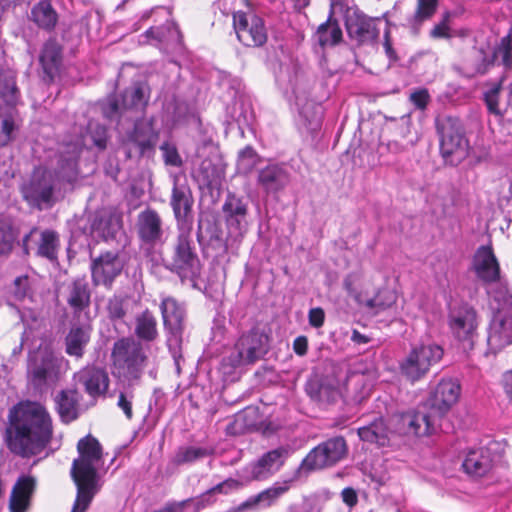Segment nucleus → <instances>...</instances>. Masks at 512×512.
<instances>
[{
  "label": "nucleus",
  "instance_id": "f257e3e1",
  "mask_svg": "<svg viewBox=\"0 0 512 512\" xmlns=\"http://www.w3.org/2000/svg\"><path fill=\"white\" fill-rule=\"evenodd\" d=\"M77 147L59 153L53 169L38 167L21 187L24 200L38 210L51 208L79 178Z\"/></svg>",
  "mask_w": 512,
  "mask_h": 512
},
{
  "label": "nucleus",
  "instance_id": "f03ea898",
  "mask_svg": "<svg viewBox=\"0 0 512 512\" xmlns=\"http://www.w3.org/2000/svg\"><path fill=\"white\" fill-rule=\"evenodd\" d=\"M14 435L8 438V447L16 455L30 457L42 452L52 438V419L39 403L23 405L13 422Z\"/></svg>",
  "mask_w": 512,
  "mask_h": 512
},
{
  "label": "nucleus",
  "instance_id": "7ed1b4c3",
  "mask_svg": "<svg viewBox=\"0 0 512 512\" xmlns=\"http://www.w3.org/2000/svg\"><path fill=\"white\" fill-rule=\"evenodd\" d=\"M461 393L458 381L442 379L431 393L428 404L430 411L410 410L398 416L399 431L418 437L429 436L437 432L439 420L457 403Z\"/></svg>",
  "mask_w": 512,
  "mask_h": 512
},
{
  "label": "nucleus",
  "instance_id": "20e7f679",
  "mask_svg": "<svg viewBox=\"0 0 512 512\" xmlns=\"http://www.w3.org/2000/svg\"><path fill=\"white\" fill-rule=\"evenodd\" d=\"M79 457L74 459L71 476L77 487V495L71 512H86L99 490L98 470L103 465L102 447L91 435L81 438L77 444Z\"/></svg>",
  "mask_w": 512,
  "mask_h": 512
},
{
  "label": "nucleus",
  "instance_id": "39448f33",
  "mask_svg": "<svg viewBox=\"0 0 512 512\" xmlns=\"http://www.w3.org/2000/svg\"><path fill=\"white\" fill-rule=\"evenodd\" d=\"M111 359L113 374L129 388L138 384L148 364V355L141 342L121 338L113 344Z\"/></svg>",
  "mask_w": 512,
  "mask_h": 512
},
{
  "label": "nucleus",
  "instance_id": "423d86ee",
  "mask_svg": "<svg viewBox=\"0 0 512 512\" xmlns=\"http://www.w3.org/2000/svg\"><path fill=\"white\" fill-rule=\"evenodd\" d=\"M173 244L171 260L165 267L177 274L182 282L188 281L195 286L201 275L202 265L191 235V226H180Z\"/></svg>",
  "mask_w": 512,
  "mask_h": 512
},
{
  "label": "nucleus",
  "instance_id": "0eeeda50",
  "mask_svg": "<svg viewBox=\"0 0 512 512\" xmlns=\"http://www.w3.org/2000/svg\"><path fill=\"white\" fill-rule=\"evenodd\" d=\"M436 129L440 138V154L446 164L457 166L469 155L470 145L458 118L438 117Z\"/></svg>",
  "mask_w": 512,
  "mask_h": 512
},
{
  "label": "nucleus",
  "instance_id": "6e6552de",
  "mask_svg": "<svg viewBox=\"0 0 512 512\" xmlns=\"http://www.w3.org/2000/svg\"><path fill=\"white\" fill-rule=\"evenodd\" d=\"M165 328L169 331L167 346L174 360L176 370L180 372L182 356V334L185 325L186 309L173 297H165L160 304Z\"/></svg>",
  "mask_w": 512,
  "mask_h": 512
},
{
  "label": "nucleus",
  "instance_id": "1a4fd4ad",
  "mask_svg": "<svg viewBox=\"0 0 512 512\" xmlns=\"http://www.w3.org/2000/svg\"><path fill=\"white\" fill-rule=\"evenodd\" d=\"M447 320L453 336L471 349L480 323L475 307L468 302L455 303L449 307Z\"/></svg>",
  "mask_w": 512,
  "mask_h": 512
},
{
  "label": "nucleus",
  "instance_id": "9d476101",
  "mask_svg": "<svg viewBox=\"0 0 512 512\" xmlns=\"http://www.w3.org/2000/svg\"><path fill=\"white\" fill-rule=\"evenodd\" d=\"M347 454L343 437L330 438L313 448L302 460L300 470L311 472L335 465Z\"/></svg>",
  "mask_w": 512,
  "mask_h": 512
},
{
  "label": "nucleus",
  "instance_id": "9b49d317",
  "mask_svg": "<svg viewBox=\"0 0 512 512\" xmlns=\"http://www.w3.org/2000/svg\"><path fill=\"white\" fill-rule=\"evenodd\" d=\"M137 232L145 256L156 264L163 261L160 251L154 248L157 243L161 242L163 236L162 220L155 210L146 209L139 213Z\"/></svg>",
  "mask_w": 512,
  "mask_h": 512
},
{
  "label": "nucleus",
  "instance_id": "f8f14e48",
  "mask_svg": "<svg viewBox=\"0 0 512 512\" xmlns=\"http://www.w3.org/2000/svg\"><path fill=\"white\" fill-rule=\"evenodd\" d=\"M269 350V336L259 328H252L240 336L231 355L233 366L252 364L261 359Z\"/></svg>",
  "mask_w": 512,
  "mask_h": 512
},
{
  "label": "nucleus",
  "instance_id": "ddd939ff",
  "mask_svg": "<svg viewBox=\"0 0 512 512\" xmlns=\"http://www.w3.org/2000/svg\"><path fill=\"white\" fill-rule=\"evenodd\" d=\"M443 349L437 344L420 345L413 348L400 363L403 375L415 382L423 377L430 367L441 360Z\"/></svg>",
  "mask_w": 512,
  "mask_h": 512
},
{
  "label": "nucleus",
  "instance_id": "4468645a",
  "mask_svg": "<svg viewBox=\"0 0 512 512\" xmlns=\"http://www.w3.org/2000/svg\"><path fill=\"white\" fill-rule=\"evenodd\" d=\"M91 280L94 286L112 289L117 277L123 272L125 261L119 251H103L90 257Z\"/></svg>",
  "mask_w": 512,
  "mask_h": 512
},
{
  "label": "nucleus",
  "instance_id": "2eb2a0df",
  "mask_svg": "<svg viewBox=\"0 0 512 512\" xmlns=\"http://www.w3.org/2000/svg\"><path fill=\"white\" fill-rule=\"evenodd\" d=\"M233 27L238 40L248 47H261L267 42V30L262 18L254 13L237 11L233 14Z\"/></svg>",
  "mask_w": 512,
  "mask_h": 512
},
{
  "label": "nucleus",
  "instance_id": "dca6fc26",
  "mask_svg": "<svg viewBox=\"0 0 512 512\" xmlns=\"http://www.w3.org/2000/svg\"><path fill=\"white\" fill-rule=\"evenodd\" d=\"M222 212L228 230V241L241 242L248 226L247 202L242 197L228 193L222 205Z\"/></svg>",
  "mask_w": 512,
  "mask_h": 512
},
{
  "label": "nucleus",
  "instance_id": "f3484780",
  "mask_svg": "<svg viewBox=\"0 0 512 512\" xmlns=\"http://www.w3.org/2000/svg\"><path fill=\"white\" fill-rule=\"evenodd\" d=\"M375 379L376 372L372 361L359 359L350 366L346 385L349 390H352V399L355 403H361L369 397Z\"/></svg>",
  "mask_w": 512,
  "mask_h": 512
},
{
  "label": "nucleus",
  "instance_id": "a211bd4d",
  "mask_svg": "<svg viewBox=\"0 0 512 512\" xmlns=\"http://www.w3.org/2000/svg\"><path fill=\"white\" fill-rule=\"evenodd\" d=\"M67 364L64 357L57 356L52 351H40L30 359L28 367L33 385L41 387L48 379L57 378L60 370Z\"/></svg>",
  "mask_w": 512,
  "mask_h": 512
},
{
  "label": "nucleus",
  "instance_id": "6ab92c4d",
  "mask_svg": "<svg viewBox=\"0 0 512 512\" xmlns=\"http://www.w3.org/2000/svg\"><path fill=\"white\" fill-rule=\"evenodd\" d=\"M288 456L289 450L285 447L264 453L256 462L245 468V472L248 473L247 481L268 479L280 470Z\"/></svg>",
  "mask_w": 512,
  "mask_h": 512
},
{
  "label": "nucleus",
  "instance_id": "aec40b11",
  "mask_svg": "<svg viewBox=\"0 0 512 512\" xmlns=\"http://www.w3.org/2000/svg\"><path fill=\"white\" fill-rule=\"evenodd\" d=\"M140 43L155 45L165 49L180 50L183 36L178 26L171 20L163 25L152 26L140 35Z\"/></svg>",
  "mask_w": 512,
  "mask_h": 512
},
{
  "label": "nucleus",
  "instance_id": "412c9836",
  "mask_svg": "<svg viewBox=\"0 0 512 512\" xmlns=\"http://www.w3.org/2000/svg\"><path fill=\"white\" fill-rule=\"evenodd\" d=\"M512 343V309L498 311L492 318L487 337L490 353L496 354Z\"/></svg>",
  "mask_w": 512,
  "mask_h": 512
},
{
  "label": "nucleus",
  "instance_id": "4be33fe9",
  "mask_svg": "<svg viewBox=\"0 0 512 512\" xmlns=\"http://www.w3.org/2000/svg\"><path fill=\"white\" fill-rule=\"evenodd\" d=\"M194 200L191 189L187 182L181 181L178 176H173V188L170 200L174 216L177 220L178 228L180 226H191L188 218L192 211Z\"/></svg>",
  "mask_w": 512,
  "mask_h": 512
},
{
  "label": "nucleus",
  "instance_id": "5701e85b",
  "mask_svg": "<svg viewBox=\"0 0 512 512\" xmlns=\"http://www.w3.org/2000/svg\"><path fill=\"white\" fill-rule=\"evenodd\" d=\"M108 134L107 128L96 121H89L84 133L75 142H68L63 145L59 153H66L68 150H74L77 147V162L83 148L97 149L103 151L107 147Z\"/></svg>",
  "mask_w": 512,
  "mask_h": 512
},
{
  "label": "nucleus",
  "instance_id": "b1692460",
  "mask_svg": "<svg viewBox=\"0 0 512 512\" xmlns=\"http://www.w3.org/2000/svg\"><path fill=\"white\" fill-rule=\"evenodd\" d=\"M472 269L477 278L485 284L494 283L500 278V266L491 246H480L472 260Z\"/></svg>",
  "mask_w": 512,
  "mask_h": 512
},
{
  "label": "nucleus",
  "instance_id": "393cba45",
  "mask_svg": "<svg viewBox=\"0 0 512 512\" xmlns=\"http://www.w3.org/2000/svg\"><path fill=\"white\" fill-rule=\"evenodd\" d=\"M479 63L475 66V71L479 74H485L495 63L498 56L506 70L512 68V30L501 38L500 43L495 47L492 53H487L483 48L477 50Z\"/></svg>",
  "mask_w": 512,
  "mask_h": 512
},
{
  "label": "nucleus",
  "instance_id": "a878e982",
  "mask_svg": "<svg viewBox=\"0 0 512 512\" xmlns=\"http://www.w3.org/2000/svg\"><path fill=\"white\" fill-rule=\"evenodd\" d=\"M290 182L288 170L280 164L271 163L258 170L257 184L267 193H277Z\"/></svg>",
  "mask_w": 512,
  "mask_h": 512
},
{
  "label": "nucleus",
  "instance_id": "bb28decb",
  "mask_svg": "<svg viewBox=\"0 0 512 512\" xmlns=\"http://www.w3.org/2000/svg\"><path fill=\"white\" fill-rule=\"evenodd\" d=\"M76 377L85 392L92 398L104 396L108 391L110 379L108 373L102 368L86 367L79 371Z\"/></svg>",
  "mask_w": 512,
  "mask_h": 512
},
{
  "label": "nucleus",
  "instance_id": "cd10ccee",
  "mask_svg": "<svg viewBox=\"0 0 512 512\" xmlns=\"http://www.w3.org/2000/svg\"><path fill=\"white\" fill-rule=\"evenodd\" d=\"M36 488V479L31 475H21L12 487L9 497L10 512H27Z\"/></svg>",
  "mask_w": 512,
  "mask_h": 512
},
{
  "label": "nucleus",
  "instance_id": "c85d7f7f",
  "mask_svg": "<svg viewBox=\"0 0 512 512\" xmlns=\"http://www.w3.org/2000/svg\"><path fill=\"white\" fill-rule=\"evenodd\" d=\"M348 36L358 44L373 43L379 35L373 21L364 15H349L346 18Z\"/></svg>",
  "mask_w": 512,
  "mask_h": 512
},
{
  "label": "nucleus",
  "instance_id": "c756f323",
  "mask_svg": "<svg viewBox=\"0 0 512 512\" xmlns=\"http://www.w3.org/2000/svg\"><path fill=\"white\" fill-rule=\"evenodd\" d=\"M158 139V133L153 127L152 120H138L129 136V141L134 145L140 157L153 151Z\"/></svg>",
  "mask_w": 512,
  "mask_h": 512
},
{
  "label": "nucleus",
  "instance_id": "7c9ffc66",
  "mask_svg": "<svg viewBox=\"0 0 512 512\" xmlns=\"http://www.w3.org/2000/svg\"><path fill=\"white\" fill-rule=\"evenodd\" d=\"M91 293L85 278H77L68 286L67 304L74 318L80 319L83 312L88 314Z\"/></svg>",
  "mask_w": 512,
  "mask_h": 512
},
{
  "label": "nucleus",
  "instance_id": "2f4dec72",
  "mask_svg": "<svg viewBox=\"0 0 512 512\" xmlns=\"http://www.w3.org/2000/svg\"><path fill=\"white\" fill-rule=\"evenodd\" d=\"M492 454L488 448L470 449L462 463L464 471L473 477H483L492 469Z\"/></svg>",
  "mask_w": 512,
  "mask_h": 512
},
{
  "label": "nucleus",
  "instance_id": "473e14b6",
  "mask_svg": "<svg viewBox=\"0 0 512 512\" xmlns=\"http://www.w3.org/2000/svg\"><path fill=\"white\" fill-rule=\"evenodd\" d=\"M81 396L76 389H64L54 397L55 409L64 423L76 420L80 414Z\"/></svg>",
  "mask_w": 512,
  "mask_h": 512
},
{
  "label": "nucleus",
  "instance_id": "72a5a7b5",
  "mask_svg": "<svg viewBox=\"0 0 512 512\" xmlns=\"http://www.w3.org/2000/svg\"><path fill=\"white\" fill-rule=\"evenodd\" d=\"M120 229V219L106 212L96 213L90 225L91 235L105 242L116 239Z\"/></svg>",
  "mask_w": 512,
  "mask_h": 512
},
{
  "label": "nucleus",
  "instance_id": "f704fd0d",
  "mask_svg": "<svg viewBox=\"0 0 512 512\" xmlns=\"http://www.w3.org/2000/svg\"><path fill=\"white\" fill-rule=\"evenodd\" d=\"M91 330L89 324H73L65 337V352L77 359L82 358L90 342Z\"/></svg>",
  "mask_w": 512,
  "mask_h": 512
},
{
  "label": "nucleus",
  "instance_id": "c9c22d12",
  "mask_svg": "<svg viewBox=\"0 0 512 512\" xmlns=\"http://www.w3.org/2000/svg\"><path fill=\"white\" fill-rule=\"evenodd\" d=\"M39 60L46 78L53 81L62 62V49L56 40L49 39L45 42Z\"/></svg>",
  "mask_w": 512,
  "mask_h": 512
},
{
  "label": "nucleus",
  "instance_id": "e433bc0d",
  "mask_svg": "<svg viewBox=\"0 0 512 512\" xmlns=\"http://www.w3.org/2000/svg\"><path fill=\"white\" fill-rule=\"evenodd\" d=\"M289 490V482L283 484L275 483L273 486L263 490L257 495L249 497L246 501L241 503L239 510L245 511L254 509L258 506L270 507L276 500Z\"/></svg>",
  "mask_w": 512,
  "mask_h": 512
},
{
  "label": "nucleus",
  "instance_id": "4c0bfd02",
  "mask_svg": "<svg viewBox=\"0 0 512 512\" xmlns=\"http://www.w3.org/2000/svg\"><path fill=\"white\" fill-rule=\"evenodd\" d=\"M0 99L10 108H15L21 102L15 72L2 66H0Z\"/></svg>",
  "mask_w": 512,
  "mask_h": 512
},
{
  "label": "nucleus",
  "instance_id": "58836bf2",
  "mask_svg": "<svg viewBox=\"0 0 512 512\" xmlns=\"http://www.w3.org/2000/svg\"><path fill=\"white\" fill-rule=\"evenodd\" d=\"M30 19L41 29L51 31L58 21V14L47 0L40 1L31 9Z\"/></svg>",
  "mask_w": 512,
  "mask_h": 512
},
{
  "label": "nucleus",
  "instance_id": "ea45409f",
  "mask_svg": "<svg viewBox=\"0 0 512 512\" xmlns=\"http://www.w3.org/2000/svg\"><path fill=\"white\" fill-rule=\"evenodd\" d=\"M134 334L138 339L146 342H153L157 339V319L149 309L136 315Z\"/></svg>",
  "mask_w": 512,
  "mask_h": 512
},
{
  "label": "nucleus",
  "instance_id": "a19ab883",
  "mask_svg": "<svg viewBox=\"0 0 512 512\" xmlns=\"http://www.w3.org/2000/svg\"><path fill=\"white\" fill-rule=\"evenodd\" d=\"M389 429L382 417L375 419L369 425L359 427L358 435L362 441L385 446L388 442Z\"/></svg>",
  "mask_w": 512,
  "mask_h": 512
},
{
  "label": "nucleus",
  "instance_id": "79ce46f5",
  "mask_svg": "<svg viewBox=\"0 0 512 512\" xmlns=\"http://www.w3.org/2000/svg\"><path fill=\"white\" fill-rule=\"evenodd\" d=\"M321 119V107L314 103H306L299 111L297 125L301 131L312 134L320 129Z\"/></svg>",
  "mask_w": 512,
  "mask_h": 512
},
{
  "label": "nucleus",
  "instance_id": "37998d69",
  "mask_svg": "<svg viewBox=\"0 0 512 512\" xmlns=\"http://www.w3.org/2000/svg\"><path fill=\"white\" fill-rule=\"evenodd\" d=\"M149 99L148 87L140 82L134 83L122 94L123 109H143Z\"/></svg>",
  "mask_w": 512,
  "mask_h": 512
},
{
  "label": "nucleus",
  "instance_id": "c03bdc74",
  "mask_svg": "<svg viewBox=\"0 0 512 512\" xmlns=\"http://www.w3.org/2000/svg\"><path fill=\"white\" fill-rule=\"evenodd\" d=\"M60 248L59 234L50 229L41 232L38 242L37 255L54 263L58 261Z\"/></svg>",
  "mask_w": 512,
  "mask_h": 512
},
{
  "label": "nucleus",
  "instance_id": "a18cd8bd",
  "mask_svg": "<svg viewBox=\"0 0 512 512\" xmlns=\"http://www.w3.org/2000/svg\"><path fill=\"white\" fill-rule=\"evenodd\" d=\"M315 36L321 47L334 46L341 41L342 30L336 21L329 18L318 27Z\"/></svg>",
  "mask_w": 512,
  "mask_h": 512
},
{
  "label": "nucleus",
  "instance_id": "49530a36",
  "mask_svg": "<svg viewBox=\"0 0 512 512\" xmlns=\"http://www.w3.org/2000/svg\"><path fill=\"white\" fill-rule=\"evenodd\" d=\"M213 454V449L208 447L181 446L177 449L173 462L177 466L191 464L199 459Z\"/></svg>",
  "mask_w": 512,
  "mask_h": 512
},
{
  "label": "nucleus",
  "instance_id": "de8ad7c7",
  "mask_svg": "<svg viewBox=\"0 0 512 512\" xmlns=\"http://www.w3.org/2000/svg\"><path fill=\"white\" fill-rule=\"evenodd\" d=\"M19 129V117L15 108L5 114L0 113V147L11 142Z\"/></svg>",
  "mask_w": 512,
  "mask_h": 512
},
{
  "label": "nucleus",
  "instance_id": "09e8293b",
  "mask_svg": "<svg viewBox=\"0 0 512 512\" xmlns=\"http://www.w3.org/2000/svg\"><path fill=\"white\" fill-rule=\"evenodd\" d=\"M244 486V483L233 478L225 479L224 481L218 483L214 487L207 490L205 493L202 494L201 499L203 502H207L209 504L214 503L215 499L213 496L215 494H224L227 495L231 493L232 491L239 490Z\"/></svg>",
  "mask_w": 512,
  "mask_h": 512
},
{
  "label": "nucleus",
  "instance_id": "8fccbe9b",
  "mask_svg": "<svg viewBox=\"0 0 512 512\" xmlns=\"http://www.w3.org/2000/svg\"><path fill=\"white\" fill-rule=\"evenodd\" d=\"M260 162V156L251 146H246L238 154L237 171L240 174L248 175Z\"/></svg>",
  "mask_w": 512,
  "mask_h": 512
},
{
  "label": "nucleus",
  "instance_id": "3c124183",
  "mask_svg": "<svg viewBox=\"0 0 512 512\" xmlns=\"http://www.w3.org/2000/svg\"><path fill=\"white\" fill-rule=\"evenodd\" d=\"M127 298L114 294L107 300L106 311L108 314V318L115 322L119 320H123L127 313Z\"/></svg>",
  "mask_w": 512,
  "mask_h": 512
},
{
  "label": "nucleus",
  "instance_id": "603ef678",
  "mask_svg": "<svg viewBox=\"0 0 512 512\" xmlns=\"http://www.w3.org/2000/svg\"><path fill=\"white\" fill-rule=\"evenodd\" d=\"M200 172L203 176V181L207 186H213L220 181L222 170L210 160H203L200 165Z\"/></svg>",
  "mask_w": 512,
  "mask_h": 512
},
{
  "label": "nucleus",
  "instance_id": "864d4df0",
  "mask_svg": "<svg viewBox=\"0 0 512 512\" xmlns=\"http://www.w3.org/2000/svg\"><path fill=\"white\" fill-rule=\"evenodd\" d=\"M396 302V295L393 291L385 289L368 301V306L376 308L377 312L391 307Z\"/></svg>",
  "mask_w": 512,
  "mask_h": 512
},
{
  "label": "nucleus",
  "instance_id": "5fc2aeb1",
  "mask_svg": "<svg viewBox=\"0 0 512 512\" xmlns=\"http://www.w3.org/2000/svg\"><path fill=\"white\" fill-rule=\"evenodd\" d=\"M160 150L162 152L165 165L173 167H181L183 165V160L175 145L169 142H164L160 146Z\"/></svg>",
  "mask_w": 512,
  "mask_h": 512
},
{
  "label": "nucleus",
  "instance_id": "6e6d98bb",
  "mask_svg": "<svg viewBox=\"0 0 512 512\" xmlns=\"http://www.w3.org/2000/svg\"><path fill=\"white\" fill-rule=\"evenodd\" d=\"M437 0H417V9L414 14L415 22L421 23L429 19L436 11Z\"/></svg>",
  "mask_w": 512,
  "mask_h": 512
},
{
  "label": "nucleus",
  "instance_id": "4d7b16f0",
  "mask_svg": "<svg viewBox=\"0 0 512 512\" xmlns=\"http://www.w3.org/2000/svg\"><path fill=\"white\" fill-rule=\"evenodd\" d=\"M500 91L501 86L494 85L484 93V101L486 103L487 109L490 113L495 115H501V111L499 109Z\"/></svg>",
  "mask_w": 512,
  "mask_h": 512
},
{
  "label": "nucleus",
  "instance_id": "13d9d810",
  "mask_svg": "<svg viewBox=\"0 0 512 512\" xmlns=\"http://www.w3.org/2000/svg\"><path fill=\"white\" fill-rule=\"evenodd\" d=\"M134 393L132 390L120 391L118 395L117 407L121 409L128 420L133 418L132 402Z\"/></svg>",
  "mask_w": 512,
  "mask_h": 512
},
{
  "label": "nucleus",
  "instance_id": "bf43d9fd",
  "mask_svg": "<svg viewBox=\"0 0 512 512\" xmlns=\"http://www.w3.org/2000/svg\"><path fill=\"white\" fill-rule=\"evenodd\" d=\"M13 232L5 227H0V256L8 255L13 247Z\"/></svg>",
  "mask_w": 512,
  "mask_h": 512
},
{
  "label": "nucleus",
  "instance_id": "052dcab7",
  "mask_svg": "<svg viewBox=\"0 0 512 512\" xmlns=\"http://www.w3.org/2000/svg\"><path fill=\"white\" fill-rule=\"evenodd\" d=\"M410 101L417 109H420V110L426 109V107L430 101V95L428 93V90L425 88H421V89L414 91L410 95Z\"/></svg>",
  "mask_w": 512,
  "mask_h": 512
},
{
  "label": "nucleus",
  "instance_id": "680f3d73",
  "mask_svg": "<svg viewBox=\"0 0 512 512\" xmlns=\"http://www.w3.org/2000/svg\"><path fill=\"white\" fill-rule=\"evenodd\" d=\"M320 391H321V394H320V398L318 400L319 402L333 403L337 400V398L340 395L337 387H335L331 384H328V383H324V382H322Z\"/></svg>",
  "mask_w": 512,
  "mask_h": 512
},
{
  "label": "nucleus",
  "instance_id": "e2e57ef3",
  "mask_svg": "<svg viewBox=\"0 0 512 512\" xmlns=\"http://www.w3.org/2000/svg\"><path fill=\"white\" fill-rule=\"evenodd\" d=\"M239 243L240 242L228 241V238L226 239V242H223L219 233L212 235L209 241L210 246L217 250L218 255L226 253L229 246H233L234 244L238 245Z\"/></svg>",
  "mask_w": 512,
  "mask_h": 512
},
{
  "label": "nucleus",
  "instance_id": "0e129e2a",
  "mask_svg": "<svg viewBox=\"0 0 512 512\" xmlns=\"http://www.w3.org/2000/svg\"><path fill=\"white\" fill-rule=\"evenodd\" d=\"M121 108H123L122 105L120 106L114 97H110L107 99L106 103L103 104L102 112L105 118L112 120L119 114Z\"/></svg>",
  "mask_w": 512,
  "mask_h": 512
},
{
  "label": "nucleus",
  "instance_id": "69168bd1",
  "mask_svg": "<svg viewBox=\"0 0 512 512\" xmlns=\"http://www.w3.org/2000/svg\"><path fill=\"white\" fill-rule=\"evenodd\" d=\"M431 36L433 38H452L454 34L452 33L450 27L447 24V20L444 19L441 23L434 26L431 30Z\"/></svg>",
  "mask_w": 512,
  "mask_h": 512
},
{
  "label": "nucleus",
  "instance_id": "338daca9",
  "mask_svg": "<svg viewBox=\"0 0 512 512\" xmlns=\"http://www.w3.org/2000/svg\"><path fill=\"white\" fill-rule=\"evenodd\" d=\"M309 324L312 327L319 328L324 324L325 313L320 307L310 309L308 313Z\"/></svg>",
  "mask_w": 512,
  "mask_h": 512
},
{
  "label": "nucleus",
  "instance_id": "774afa93",
  "mask_svg": "<svg viewBox=\"0 0 512 512\" xmlns=\"http://www.w3.org/2000/svg\"><path fill=\"white\" fill-rule=\"evenodd\" d=\"M341 498L344 504H346L349 508H353L358 503V495L354 488L345 487L341 491Z\"/></svg>",
  "mask_w": 512,
  "mask_h": 512
}]
</instances>
